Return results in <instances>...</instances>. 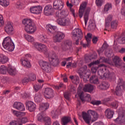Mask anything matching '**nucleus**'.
<instances>
[{"label": "nucleus", "mask_w": 125, "mask_h": 125, "mask_svg": "<svg viewBox=\"0 0 125 125\" xmlns=\"http://www.w3.org/2000/svg\"><path fill=\"white\" fill-rule=\"evenodd\" d=\"M33 47L40 52H43L48 58L49 61L53 66H57L59 64V59L55 54H51L47 52V46L45 44L39 43L38 42L33 43Z\"/></svg>", "instance_id": "obj_1"}, {"label": "nucleus", "mask_w": 125, "mask_h": 125, "mask_svg": "<svg viewBox=\"0 0 125 125\" xmlns=\"http://www.w3.org/2000/svg\"><path fill=\"white\" fill-rule=\"evenodd\" d=\"M22 23L24 26V30L27 34H34L37 31V26L34 24L33 20L30 19H24Z\"/></svg>", "instance_id": "obj_2"}, {"label": "nucleus", "mask_w": 125, "mask_h": 125, "mask_svg": "<svg viewBox=\"0 0 125 125\" xmlns=\"http://www.w3.org/2000/svg\"><path fill=\"white\" fill-rule=\"evenodd\" d=\"M101 62H107V63H109L110 65H112V66H116V67L121 66V59H120L119 57L117 56H115L114 58H113V61L111 62H106V60H105V58L102 57L100 59V60L93 62L94 65H98V64Z\"/></svg>", "instance_id": "obj_3"}, {"label": "nucleus", "mask_w": 125, "mask_h": 125, "mask_svg": "<svg viewBox=\"0 0 125 125\" xmlns=\"http://www.w3.org/2000/svg\"><path fill=\"white\" fill-rule=\"evenodd\" d=\"M3 47L8 51H13L14 48H15V45H14V43L12 42L11 38L9 37H6L4 39L2 42Z\"/></svg>", "instance_id": "obj_4"}, {"label": "nucleus", "mask_w": 125, "mask_h": 125, "mask_svg": "<svg viewBox=\"0 0 125 125\" xmlns=\"http://www.w3.org/2000/svg\"><path fill=\"white\" fill-rule=\"evenodd\" d=\"M57 17V23L61 26H69L71 24L70 19L66 18L63 12L59 13Z\"/></svg>", "instance_id": "obj_5"}, {"label": "nucleus", "mask_w": 125, "mask_h": 125, "mask_svg": "<svg viewBox=\"0 0 125 125\" xmlns=\"http://www.w3.org/2000/svg\"><path fill=\"white\" fill-rule=\"evenodd\" d=\"M83 35L82 30L79 28H75L72 32V38L73 40H76V44H79V41L83 39Z\"/></svg>", "instance_id": "obj_6"}, {"label": "nucleus", "mask_w": 125, "mask_h": 125, "mask_svg": "<svg viewBox=\"0 0 125 125\" xmlns=\"http://www.w3.org/2000/svg\"><path fill=\"white\" fill-rule=\"evenodd\" d=\"M86 70H87V66L84 65L83 67H81L78 70V73L79 74L80 78L83 79H88L89 78L90 70H88L87 72H86Z\"/></svg>", "instance_id": "obj_7"}, {"label": "nucleus", "mask_w": 125, "mask_h": 125, "mask_svg": "<svg viewBox=\"0 0 125 125\" xmlns=\"http://www.w3.org/2000/svg\"><path fill=\"white\" fill-rule=\"evenodd\" d=\"M39 65L42 69L46 73H50L51 71V64L44 61H40Z\"/></svg>", "instance_id": "obj_8"}, {"label": "nucleus", "mask_w": 125, "mask_h": 125, "mask_svg": "<svg viewBox=\"0 0 125 125\" xmlns=\"http://www.w3.org/2000/svg\"><path fill=\"white\" fill-rule=\"evenodd\" d=\"M118 85L116 88L115 94L116 95L120 96L122 95V89H121V86H122L124 90L125 91V82L122 79H119L118 80Z\"/></svg>", "instance_id": "obj_9"}, {"label": "nucleus", "mask_w": 125, "mask_h": 125, "mask_svg": "<svg viewBox=\"0 0 125 125\" xmlns=\"http://www.w3.org/2000/svg\"><path fill=\"white\" fill-rule=\"evenodd\" d=\"M72 48V42L66 40L61 43V49L62 51H68Z\"/></svg>", "instance_id": "obj_10"}, {"label": "nucleus", "mask_w": 125, "mask_h": 125, "mask_svg": "<svg viewBox=\"0 0 125 125\" xmlns=\"http://www.w3.org/2000/svg\"><path fill=\"white\" fill-rule=\"evenodd\" d=\"M78 95L81 99L83 103H84V101H90L91 100V97L90 95L88 94H84L83 92H80L78 91Z\"/></svg>", "instance_id": "obj_11"}, {"label": "nucleus", "mask_w": 125, "mask_h": 125, "mask_svg": "<svg viewBox=\"0 0 125 125\" xmlns=\"http://www.w3.org/2000/svg\"><path fill=\"white\" fill-rule=\"evenodd\" d=\"M43 12L44 14L46 16L53 15L54 11H53L52 6L50 4L46 5L44 8Z\"/></svg>", "instance_id": "obj_12"}, {"label": "nucleus", "mask_w": 125, "mask_h": 125, "mask_svg": "<svg viewBox=\"0 0 125 125\" xmlns=\"http://www.w3.org/2000/svg\"><path fill=\"white\" fill-rule=\"evenodd\" d=\"M64 7L63 1L60 0H55L53 2V7L57 10H62Z\"/></svg>", "instance_id": "obj_13"}, {"label": "nucleus", "mask_w": 125, "mask_h": 125, "mask_svg": "<svg viewBox=\"0 0 125 125\" xmlns=\"http://www.w3.org/2000/svg\"><path fill=\"white\" fill-rule=\"evenodd\" d=\"M30 57H31V55L27 54L25 55V59L21 60L22 65L25 68H31V67H32L31 62H30V61L27 59V58H30Z\"/></svg>", "instance_id": "obj_14"}, {"label": "nucleus", "mask_w": 125, "mask_h": 125, "mask_svg": "<svg viewBox=\"0 0 125 125\" xmlns=\"http://www.w3.org/2000/svg\"><path fill=\"white\" fill-rule=\"evenodd\" d=\"M44 96L46 99H50L54 97L53 90L50 88H46L44 92Z\"/></svg>", "instance_id": "obj_15"}, {"label": "nucleus", "mask_w": 125, "mask_h": 125, "mask_svg": "<svg viewBox=\"0 0 125 125\" xmlns=\"http://www.w3.org/2000/svg\"><path fill=\"white\" fill-rule=\"evenodd\" d=\"M30 11L33 14H40L42 11V7L41 6H35L30 8Z\"/></svg>", "instance_id": "obj_16"}, {"label": "nucleus", "mask_w": 125, "mask_h": 125, "mask_svg": "<svg viewBox=\"0 0 125 125\" xmlns=\"http://www.w3.org/2000/svg\"><path fill=\"white\" fill-rule=\"evenodd\" d=\"M65 38V34L62 32H58L54 37V42H60Z\"/></svg>", "instance_id": "obj_17"}, {"label": "nucleus", "mask_w": 125, "mask_h": 125, "mask_svg": "<svg viewBox=\"0 0 125 125\" xmlns=\"http://www.w3.org/2000/svg\"><path fill=\"white\" fill-rule=\"evenodd\" d=\"M82 118L84 122H85V123L87 125H89V124H90V122H92L91 116L85 112H82Z\"/></svg>", "instance_id": "obj_18"}, {"label": "nucleus", "mask_w": 125, "mask_h": 125, "mask_svg": "<svg viewBox=\"0 0 125 125\" xmlns=\"http://www.w3.org/2000/svg\"><path fill=\"white\" fill-rule=\"evenodd\" d=\"M5 31L8 35H12L14 34V28H13V26L11 24V23L9 22L7 23L5 28Z\"/></svg>", "instance_id": "obj_19"}, {"label": "nucleus", "mask_w": 125, "mask_h": 125, "mask_svg": "<svg viewBox=\"0 0 125 125\" xmlns=\"http://www.w3.org/2000/svg\"><path fill=\"white\" fill-rule=\"evenodd\" d=\"M13 107L19 111H25V106L20 102H15L13 105Z\"/></svg>", "instance_id": "obj_20"}, {"label": "nucleus", "mask_w": 125, "mask_h": 125, "mask_svg": "<svg viewBox=\"0 0 125 125\" xmlns=\"http://www.w3.org/2000/svg\"><path fill=\"white\" fill-rule=\"evenodd\" d=\"M26 5H28L27 1L21 0L17 2L16 7L18 8V9H24Z\"/></svg>", "instance_id": "obj_21"}, {"label": "nucleus", "mask_w": 125, "mask_h": 125, "mask_svg": "<svg viewBox=\"0 0 125 125\" xmlns=\"http://www.w3.org/2000/svg\"><path fill=\"white\" fill-rule=\"evenodd\" d=\"M26 106L30 112H34L37 109L36 104L32 101L26 102Z\"/></svg>", "instance_id": "obj_22"}, {"label": "nucleus", "mask_w": 125, "mask_h": 125, "mask_svg": "<svg viewBox=\"0 0 125 125\" xmlns=\"http://www.w3.org/2000/svg\"><path fill=\"white\" fill-rule=\"evenodd\" d=\"M87 113L88 114H90L93 118L92 119V123L95 122V121H97V119H98V118H99V115H98V113L94 110L91 109L88 110L87 111Z\"/></svg>", "instance_id": "obj_23"}, {"label": "nucleus", "mask_w": 125, "mask_h": 125, "mask_svg": "<svg viewBox=\"0 0 125 125\" xmlns=\"http://www.w3.org/2000/svg\"><path fill=\"white\" fill-rule=\"evenodd\" d=\"M87 3L86 2H83L80 5L79 11V16L80 18H82L83 15V12L85 10V7H86V5Z\"/></svg>", "instance_id": "obj_24"}, {"label": "nucleus", "mask_w": 125, "mask_h": 125, "mask_svg": "<svg viewBox=\"0 0 125 125\" xmlns=\"http://www.w3.org/2000/svg\"><path fill=\"white\" fill-rule=\"evenodd\" d=\"M7 72L10 76H15L17 74V70L14 66L10 65L7 68Z\"/></svg>", "instance_id": "obj_25"}, {"label": "nucleus", "mask_w": 125, "mask_h": 125, "mask_svg": "<svg viewBox=\"0 0 125 125\" xmlns=\"http://www.w3.org/2000/svg\"><path fill=\"white\" fill-rule=\"evenodd\" d=\"M48 108H49V104L47 103H42L39 106V110L40 111H41V112L46 111Z\"/></svg>", "instance_id": "obj_26"}, {"label": "nucleus", "mask_w": 125, "mask_h": 125, "mask_svg": "<svg viewBox=\"0 0 125 125\" xmlns=\"http://www.w3.org/2000/svg\"><path fill=\"white\" fill-rule=\"evenodd\" d=\"M57 27L55 26H53L50 24H47L46 26V29L49 34H52L53 31H55Z\"/></svg>", "instance_id": "obj_27"}, {"label": "nucleus", "mask_w": 125, "mask_h": 125, "mask_svg": "<svg viewBox=\"0 0 125 125\" xmlns=\"http://www.w3.org/2000/svg\"><path fill=\"white\" fill-rule=\"evenodd\" d=\"M92 37V35H91V34H90V33H88L87 34V36H85V40H86L87 43L83 44V46L84 47H86V46H87V47H88L89 46V44H90V41H91Z\"/></svg>", "instance_id": "obj_28"}, {"label": "nucleus", "mask_w": 125, "mask_h": 125, "mask_svg": "<svg viewBox=\"0 0 125 125\" xmlns=\"http://www.w3.org/2000/svg\"><path fill=\"white\" fill-rule=\"evenodd\" d=\"M94 89V87H93V85L88 84L85 85L84 87L83 88V91L85 92H91L92 90Z\"/></svg>", "instance_id": "obj_29"}, {"label": "nucleus", "mask_w": 125, "mask_h": 125, "mask_svg": "<svg viewBox=\"0 0 125 125\" xmlns=\"http://www.w3.org/2000/svg\"><path fill=\"white\" fill-rule=\"evenodd\" d=\"M104 115L108 119H112L114 116V111L108 108L105 111Z\"/></svg>", "instance_id": "obj_30"}, {"label": "nucleus", "mask_w": 125, "mask_h": 125, "mask_svg": "<svg viewBox=\"0 0 125 125\" xmlns=\"http://www.w3.org/2000/svg\"><path fill=\"white\" fill-rule=\"evenodd\" d=\"M115 123L116 124H122L125 123V117L124 116H119L116 119L114 120Z\"/></svg>", "instance_id": "obj_31"}, {"label": "nucleus", "mask_w": 125, "mask_h": 125, "mask_svg": "<svg viewBox=\"0 0 125 125\" xmlns=\"http://www.w3.org/2000/svg\"><path fill=\"white\" fill-rule=\"evenodd\" d=\"M46 118H49V117L45 116L42 113H40L37 115V120L40 122H44V123H45Z\"/></svg>", "instance_id": "obj_32"}, {"label": "nucleus", "mask_w": 125, "mask_h": 125, "mask_svg": "<svg viewBox=\"0 0 125 125\" xmlns=\"http://www.w3.org/2000/svg\"><path fill=\"white\" fill-rule=\"evenodd\" d=\"M71 122V117L65 116L62 119L61 124L62 125H66Z\"/></svg>", "instance_id": "obj_33"}, {"label": "nucleus", "mask_w": 125, "mask_h": 125, "mask_svg": "<svg viewBox=\"0 0 125 125\" xmlns=\"http://www.w3.org/2000/svg\"><path fill=\"white\" fill-rule=\"evenodd\" d=\"M36 79V75L30 74L28 78H24L22 81V83H28L30 81H35Z\"/></svg>", "instance_id": "obj_34"}, {"label": "nucleus", "mask_w": 125, "mask_h": 125, "mask_svg": "<svg viewBox=\"0 0 125 125\" xmlns=\"http://www.w3.org/2000/svg\"><path fill=\"white\" fill-rule=\"evenodd\" d=\"M112 9V4L110 3H106L104 7L103 13H107L108 11L111 10Z\"/></svg>", "instance_id": "obj_35"}, {"label": "nucleus", "mask_w": 125, "mask_h": 125, "mask_svg": "<svg viewBox=\"0 0 125 125\" xmlns=\"http://www.w3.org/2000/svg\"><path fill=\"white\" fill-rule=\"evenodd\" d=\"M12 113L16 117H20L21 116H25L26 115L25 112H21L13 109L12 110Z\"/></svg>", "instance_id": "obj_36"}, {"label": "nucleus", "mask_w": 125, "mask_h": 125, "mask_svg": "<svg viewBox=\"0 0 125 125\" xmlns=\"http://www.w3.org/2000/svg\"><path fill=\"white\" fill-rule=\"evenodd\" d=\"M110 86V84L108 82H103L100 85L101 89L105 90L108 89Z\"/></svg>", "instance_id": "obj_37"}, {"label": "nucleus", "mask_w": 125, "mask_h": 125, "mask_svg": "<svg viewBox=\"0 0 125 125\" xmlns=\"http://www.w3.org/2000/svg\"><path fill=\"white\" fill-rule=\"evenodd\" d=\"M89 11H90V8H87L86 10V13L84 16V23L85 26H86V24H87V21H88V13H89Z\"/></svg>", "instance_id": "obj_38"}, {"label": "nucleus", "mask_w": 125, "mask_h": 125, "mask_svg": "<svg viewBox=\"0 0 125 125\" xmlns=\"http://www.w3.org/2000/svg\"><path fill=\"white\" fill-rule=\"evenodd\" d=\"M104 77L105 78V79H112L115 78V74L114 73H110V72L107 70L106 73L104 74Z\"/></svg>", "instance_id": "obj_39"}, {"label": "nucleus", "mask_w": 125, "mask_h": 125, "mask_svg": "<svg viewBox=\"0 0 125 125\" xmlns=\"http://www.w3.org/2000/svg\"><path fill=\"white\" fill-rule=\"evenodd\" d=\"M8 61V58L4 55L1 54L0 55V62L2 64H4Z\"/></svg>", "instance_id": "obj_40"}, {"label": "nucleus", "mask_w": 125, "mask_h": 125, "mask_svg": "<svg viewBox=\"0 0 125 125\" xmlns=\"http://www.w3.org/2000/svg\"><path fill=\"white\" fill-rule=\"evenodd\" d=\"M90 83H95V84H97L99 83V81L98 80V78L96 76H92L90 78Z\"/></svg>", "instance_id": "obj_41"}, {"label": "nucleus", "mask_w": 125, "mask_h": 125, "mask_svg": "<svg viewBox=\"0 0 125 125\" xmlns=\"http://www.w3.org/2000/svg\"><path fill=\"white\" fill-rule=\"evenodd\" d=\"M39 40L41 42H47L48 39L47 36L43 35H41L39 37Z\"/></svg>", "instance_id": "obj_42"}, {"label": "nucleus", "mask_w": 125, "mask_h": 125, "mask_svg": "<svg viewBox=\"0 0 125 125\" xmlns=\"http://www.w3.org/2000/svg\"><path fill=\"white\" fill-rule=\"evenodd\" d=\"M10 3L9 0H0V5L4 7H7Z\"/></svg>", "instance_id": "obj_43"}, {"label": "nucleus", "mask_w": 125, "mask_h": 125, "mask_svg": "<svg viewBox=\"0 0 125 125\" xmlns=\"http://www.w3.org/2000/svg\"><path fill=\"white\" fill-rule=\"evenodd\" d=\"M24 38L25 40L29 42H35V38L31 35H29L28 34L25 35H24Z\"/></svg>", "instance_id": "obj_44"}, {"label": "nucleus", "mask_w": 125, "mask_h": 125, "mask_svg": "<svg viewBox=\"0 0 125 125\" xmlns=\"http://www.w3.org/2000/svg\"><path fill=\"white\" fill-rule=\"evenodd\" d=\"M19 125H22L23 124H26L28 122V118L27 117H22V118H20L18 120Z\"/></svg>", "instance_id": "obj_45"}, {"label": "nucleus", "mask_w": 125, "mask_h": 125, "mask_svg": "<svg viewBox=\"0 0 125 125\" xmlns=\"http://www.w3.org/2000/svg\"><path fill=\"white\" fill-rule=\"evenodd\" d=\"M66 5H67V6H68V7H70V11L73 17H74V18H76V14L75 13V10L72 8L73 7V4H72L71 3H69V1H67L66 2Z\"/></svg>", "instance_id": "obj_46"}, {"label": "nucleus", "mask_w": 125, "mask_h": 125, "mask_svg": "<svg viewBox=\"0 0 125 125\" xmlns=\"http://www.w3.org/2000/svg\"><path fill=\"white\" fill-rule=\"evenodd\" d=\"M34 100L35 102H37V103H39V102H41V101H42V96L40 93L36 94L34 97Z\"/></svg>", "instance_id": "obj_47"}, {"label": "nucleus", "mask_w": 125, "mask_h": 125, "mask_svg": "<svg viewBox=\"0 0 125 125\" xmlns=\"http://www.w3.org/2000/svg\"><path fill=\"white\" fill-rule=\"evenodd\" d=\"M112 16H108L107 18L105 19V28L108 27L109 26V23L112 21Z\"/></svg>", "instance_id": "obj_48"}, {"label": "nucleus", "mask_w": 125, "mask_h": 125, "mask_svg": "<svg viewBox=\"0 0 125 125\" xmlns=\"http://www.w3.org/2000/svg\"><path fill=\"white\" fill-rule=\"evenodd\" d=\"M7 72V68L5 66L2 65L0 67V73L2 75H5Z\"/></svg>", "instance_id": "obj_49"}, {"label": "nucleus", "mask_w": 125, "mask_h": 125, "mask_svg": "<svg viewBox=\"0 0 125 125\" xmlns=\"http://www.w3.org/2000/svg\"><path fill=\"white\" fill-rule=\"evenodd\" d=\"M111 27L112 29H117L118 27V21H113L111 23Z\"/></svg>", "instance_id": "obj_50"}, {"label": "nucleus", "mask_w": 125, "mask_h": 125, "mask_svg": "<svg viewBox=\"0 0 125 125\" xmlns=\"http://www.w3.org/2000/svg\"><path fill=\"white\" fill-rule=\"evenodd\" d=\"M121 14L122 15H125V0H123V6L121 9Z\"/></svg>", "instance_id": "obj_51"}, {"label": "nucleus", "mask_w": 125, "mask_h": 125, "mask_svg": "<svg viewBox=\"0 0 125 125\" xmlns=\"http://www.w3.org/2000/svg\"><path fill=\"white\" fill-rule=\"evenodd\" d=\"M41 88H42V86H41V85H40V84H36L34 85V90L36 92L37 91H39V90H40V89Z\"/></svg>", "instance_id": "obj_52"}, {"label": "nucleus", "mask_w": 125, "mask_h": 125, "mask_svg": "<svg viewBox=\"0 0 125 125\" xmlns=\"http://www.w3.org/2000/svg\"><path fill=\"white\" fill-rule=\"evenodd\" d=\"M21 97L22 98L25 99V98H28L31 96V95L30 93H26V92H24L23 93H21Z\"/></svg>", "instance_id": "obj_53"}, {"label": "nucleus", "mask_w": 125, "mask_h": 125, "mask_svg": "<svg viewBox=\"0 0 125 125\" xmlns=\"http://www.w3.org/2000/svg\"><path fill=\"white\" fill-rule=\"evenodd\" d=\"M45 125H51V119L46 117L45 120Z\"/></svg>", "instance_id": "obj_54"}, {"label": "nucleus", "mask_w": 125, "mask_h": 125, "mask_svg": "<svg viewBox=\"0 0 125 125\" xmlns=\"http://www.w3.org/2000/svg\"><path fill=\"white\" fill-rule=\"evenodd\" d=\"M79 80V77L75 76L74 77V79L73 81H72V83H75V84H78V83H79L80 82V81Z\"/></svg>", "instance_id": "obj_55"}, {"label": "nucleus", "mask_w": 125, "mask_h": 125, "mask_svg": "<svg viewBox=\"0 0 125 125\" xmlns=\"http://www.w3.org/2000/svg\"><path fill=\"white\" fill-rule=\"evenodd\" d=\"M91 104H92V105H100L101 104V101H92L91 102Z\"/></svg>", "instance_id": "obj_56"}, {"label": "nucleus", "mask_w": 125, "mask_h": 125, "mask_svg": "<svg viewBox=\"0 0 125 125\" xmlns=\"http://www.w3.org/2000/svg\"><path fill=\"white\" fill-rule=\"evenodd\" d=\"M8 125H19L18 121H10Z\"/></svg>", "instance_id": "obj_57"}, {"label": "nucleus", "mask_w": 125, "mask_h": 125, "mask_svg": "<svg viewBox=\"0 0 125 125\" xmlns=\"http://www.w3.org/2000/svg\"><path fill=\"white\" fill-rule=\"evenodd\" d=\"M4 22L3 21V17L2 15H0V26H3Z\"/></svg>", "instance_id": "obj_58"}, {"label": "nucleus", "mask_w": 125, "mask_h": 125, "mask_svg": "<svg viewBox=\"0 0 125 125\" xmlns=\"http://www.w3.org/2000/svg\"><path fill=\"white\" fill-rule=\"evenodd\" d=\"M111 106H112V107L115 109H117L118 106V102H115L114 103H112L111 104Z\"/></svg>", "instance_id": "obj_59"}, {"label": "nucleus", "mask_w": 125, "mask_h": 125, "mask_svg": "<svg viewBox=\"0 0 125 125\" xmlns=\"http://www.w3.org/2000/svg\"><path fill=\"white\" fill-rule=\"evenodd\" d=\"M103 0H96V3L98 6H101L102 5Z\"/></svg>", "instance_id": "obj_60"}, {"label": "nucleus", "mask_w": 125, "mask_h": 125, "mask_svg": "<svg viewBox=\"0 0 125 125\" xmlns=\"http://www.w3.org/2000/svg\"><path fill=\"white\" fill-rule=\"evenodd\" d=\"M63 84L62 83H61L59 85H56L55 86L54 88H55V89H60V88H61V87H63Z\"/></svg>", "instance_id": "obj_61"}, {"label": "nucleus", "mask_w": 125, "mask_h": 125, "mask_svg": "<svg viewBox=\"0 0 125 125\" xmlns=\"http://www.w3.org/2000/svg\"><path fill=\"white\" fill-rule=\"evenodd\" d=\"M64 97L65 99L69 100V99H70V93L68 92L65 93Z\"/></svg>", "instance_id": "obj_62"}, {"label": "nucleus", "mask_w": 125, "mask_h": 125, "mask_svg": "<svg viewBox=\"0 0 125 125\" xmlns=\"http://www.w3.org/2000/svg\"><path fill=\"white\" fill-rule=\"evenodd\" d=\"M93 125H104V123L102 122H99L95 123Z\"/></svg>", "instance_id": "obj_63"}, {"label": "nucleus", "mask_w": 125, "mask_h": 125, "mask_svg": "<svg viewBox=\"0 0 125 125\" xmlns=\"http://www.w3.org/2000/svg\"><path fill=\"white\" fill-rule=\"evenodd\" d=\"M52 125H61L60 123L58 121H55L53 122Z\"/></svg>", "instance_id": "obj_64"}]
</instances>
